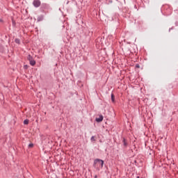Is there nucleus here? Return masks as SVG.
I'll list each match as a JSON object with an SVG mask.
<instances>
[{
    "instance_id": "9d476101",
    "label": "nucleus",
    "mask_w": 178,
    "mask_h": 178,
    "mask_svg": "<svg viewBox=\"0 0 178 178\" xmlns=\"http://www.w3.org/2000/svg\"><path fill=\"white\" fill-rule=\"evenodd\" d=\"M111 102H113V104H115V95L113 93H111Z\"/></svg>"
},
{
    "instance_id": "f03ea898",
    "label": "nucleus",
    "mask_w": 178,
    "mask_h": 178,
    "mask_svg": "<svg viewBox=\"0 0 178 178\" xmlns=\"http://www.w3.org/2000/svg\"><path fill=\"white\" fill-rule=\"evenodd\" d=\"M40 10L42 13H44V15H47V13H49L51 10H52V8H51V6L47 3H42L40 6Z\"/></svg>"
},
{
    "instance_id": "f257e3e1",
    "label": "nucleus",
    "mask_w": 178,
    "mask_h": 178,
    "mask_svg": "<svg viewBox=\"0 0 178 178\" xmlns=\"http://www.w3.org/2000/svg\"><path fill=\"white\" fill-rule=\"evenodd\" d=\"M105 161L101 159H95L93 162V168L96 169L98 172H99L100 169L104 168V164Z\"/></svg>"
},
{
    "instance_id": "dca6fc26",
    "label": "nucleus",
    "mask_w": 178,
    "mask_h": 178,
    "mask_svg": "<svg viewBox=\"0 0 178 178\" xmlns=\"http://www.w3.org/2000/svg\"><path fill=\"white\" fill-rule=\"evenodd\" d=\"M90 141H91V143H94V141H96V140H95V136H92L90 138Z\"/></svg>"
},
{
    "instance_id": "bb28decb",
    "label": "nucleus",
    "mask_w": 178,
    "mask_h": 178,
    "mask_svg": "<svg viewBox=\"0 0 178 178\" xmlns=\"http://www.w3.org/2000/svg\"><path fill=\"white\" fill-rule=\"evenodd\" d=\"M135 8H137V6H135Z\"/></svg>"
},
{
    "instance_id": "5701e85b",
    "label": "nucleus",
    "mask_w": 178,
    "mask_h": 178,
    "mask_svg": "<svg viewBox=\"0 0 178 178\" xmlns=\"http://www.w3.org/2000/svg\"><path fill=\"white\" fill-rule=\"evenodd\" d=\"M175 26H178V22L177 21L175 22Z\"/></svg>"
},
{
    "instance_id": "4468645a",
    "label": "nucleus",
    "mask_w": 178,
    "mask_h": 178,
    "mask_svg": "<svg viewBox=\"0 0 178 178\" xmlns=\"http://www.w3.org/2000/svg\"><path fill=\"white\" fill-rule=\"evenodd\" d=\"M28 60L30 62V60H33L34 59L31 55H29L27 57Z\"/></svg>"
},
{
    "instance_id": "1a4fd4ad",
    "label": "nucleus",
    "mask_w": 178,
    "mask_h": 178,
    "mask_svg": "<svg viewBox=\"0 0 178 178\" xmlns=\"http://www.w3.org/2000/svg\"><path fill=\"white\" fill-rule=\"evenodd\" d=\"M29 63H30L31 66H35V63H36L35 60H34V58L31 60L29 61Z\"/></svg>"
},
{
    "instance_id": "412c9836",
    "label": "nucleus",
    "mask_w": 178,
    "mask_h": 178,
    "mask_svg": "<svg viewBox=\"0 0 178 178\" xmlns=\"http://www.w3.org/2000/svg\"><path fill=\"white\" fill-rule=\"evenodd\" d=\"M169 88H173V85L172 83H170L168 85Z\"/></svg>"
},
{
    "instance_id": "b1692460",
    "label": "nucleus",
    "mask_w": 178,
    "mask_h": 178,
    "mask_svg": "<svg viewBox=\"0 0 178 178\" xmlns=\"http://www.w3.org/2000/svg\"><path fill=\"white\" fill-rule=\"evenodd\" d=\"M94 178H98V175H95Z\"/></svg>"
},
{
    "instance_id": "393cba45",
    "label": "nucleus",
    "mask_w": 178,
    "mask_h": 178,
    "mask_svg": "<svg viewBox=\"0 0 178 178\" xmlns=\"http://www.w3.org/2000/svg\"><path fill=\"white\" fill-rule=\"evenodd\" d=\"M140 163H143V161H140Z\"/></svg>"
},
{
    "instance_id": "0eeeda50",
    "label": "nucleus",
    "mask_w": 178,
    "mask_h": 178,
    "mask_svg": "<svg viewBox=\"0 0 178 178\" xmlns=\"http://www.w3.org/2000/svg\"><path fill=\"white\" fill-rule=\"evenodd\" d=\"M102 40H105V36H102V37H99L97 38L96 41L97 42H98L99 44H103V41Z\"/></svg>"
},
{
    "instance_id": "39448f33",
    "label": "nucleus",
    "mask_w": 178,
    "mask_h": 178,
    "mask_svg": "<svg viewBox=\"0 0 178 178\" xmlns=\"http://www.w3.org/2000/svg\"><path fill=\"white\" fill-rule=\"evenodd\" d=\"M33 5L34 8H40L42 3H41V1L40 0H33Z\"/></svg>"
},
{
    "instance_id": "9b49d317",
    "label": "nucleus",
    "mask_w": 178,
    "mask_h": 178,
    "mask_svg": "<svg viewBox=\"0 0 178 178\" xmlns=\"http://www.w3.org/2000/svg\"><path fill=\"white\" fill-rule=\"evenodd\" d=\"M12 20V26L13 27H16V21L13 19V17L11 18Z\"/></svg>"
},
{
    "instance_id": "aec40b11",
    "label": "nucleus",
    "mask_w": 178,
    "mask_h": 178,
    "mask_svg": "<svg viewBox=\"0 0 178 178\" xmlns=\"http://www.w3.org/2000/svg\"><path fill=\"white\" fill-rule=\"evenodd\" d=\"M134 163H135L136 166H138V167L140 166L138 165V163L137 162V160H134Z\"/></svg>"
},
{
    "instance_id": "7ed1b4c3",
    "label": "nucleus",
    "mask_w": 178,
    "mask_h": 178,
    "mask_svg": "<svg viewBox=\"0 0 178 178\" xmlns=\"http://www.w3.org/2000/svg\"><path fill=\"white\" fill-rule=\"evenodd\" d=\"M83 33L86 37H92V30L88 28L83 29Z\"/></svg>"
},
{
    "instance_id": "2eb2a0df",
    "label": "nucleus",
    "mask_w": 178,
    "mask_h": 178,
    "mask_svg": "<svg viewBox=\"0 0 178 178\" xmlns=\"http://www.w3.org/2000/svg\"><path fill=\"white\" fill-rule=\"evenodd\" d=\"M30 120L29 119H25L24 120V124H29Z\"/></svg>"
},
{
    "instance_id": "a878e982",
    "label": "nucleus",
    "mask_w": 178,
    "mask_h": 178,
    "mask_svg": "<svg viewBox=\"0 0 178 178\" xmlns=\"http://www.w3.org/2000/svg\"><path fill=\"white\" fill-rule=\"evenodd\" d=\"M136 178H140V176H137Z\"/></svg>"
},
{
    "instance_id": "423d86ee",
    "label": "nucleus",
    "mask_w": 178,
    "mask_h": 178,
    "mask_svg": "<svg viewBox=\"0 0 178 178\" xmlns=\"http://www.w3.org/2000/svg\"><path fill=\"white\" fill-rule=\"evenodd\" d=\"M104 120V115H99V117H97L95 118V122H97V123H101V122H102Z\"/></svg>"
},
{
    "instance_id": "6e6552de",
    "label": "nucleus",
    "mask_w": 178,
    "mask_h": 178,
    "mask_svg": "<svg viewBox=\"0 0 178 178\" xmlns=\"http://www.w3.org/2000/svg\"><path fill=\"white\" fill-rule=\"evenodd\" d=\"M44 20V15H39L37 18V22H42Z\"/></svg>"
},
{
    "instance_id": "f8f14e48",
    "label": "nucleus",
    "mask_w": 178,
    "mask_h": 178,
    "mask_svg": "<svg viewBox=\"0 0 178 178\" xmlns=\"http://www.w3.org/2000/svg\"><path fill=\"white\" fill-rule=\"evenodd\" d=\"M0 52H1V54H3V52H5V49H3V46H2L0 44Z\"/></svg>"
},
{
    "instance_id": "6ab92c4d",
    "label": "nucleus",
    "mask_w": 178,
    "mask_h": 178,
    "mask_svg": "<svg viewBox=\"0 0 178 178\" xmlns=\"http://www.w3.org/2000/svg\"><path fill=\"white\" fill-rule=\"evenodd\" d=\"M29 66L27 65H24V70H27V69H29Z\"/></svg>"
},
{
    "instance_id": "a211bd4d",
    "label": "nucleus",
    "mask_w": 178,
    "mask_h": 178,
    "mask_svg": "<svg viewBox=\"0 0 178 178\" xmlns=\"http://www.w3.org/2000/svg\"><path fill=\"white\" fill-rule=\"evenodd\" d=\"M135 69H140V64H138V63L136 64Z\"/></svg>"
},
{
    "instance_id": "cd10ccee",
    "label": "nucleus",
    "mask_w": 178,
    "mask_h": 178,
    "mask_svg": "<svg viewBox=\"0 0 178 178\" xmlns=\"http://www.w3.org/2000/svg\"><path fill=\"white\" fill-rule=\"evenodd\" d=\"M122 1H124V0H122Z\"/></svg>"
},
{
    "instance_id": "ddd939ff",
    "label": "nucleus",
    "mask_w": 178,
    "mask_h": 178,
    "mask_svg": "<svg viewBox=\"0 0 178 178\" xmlns=\"http://www.w3.org/2000/svg\"><path fill=\"white\" fill-rule=\"evenodd\" d=\"M15 42L16 44H18L19 45H20V39H19V38H15Z\"/></svg>"
},
{
    "instance_id": "4be33fe9",
    "label": "nucleus",
    "mask_w": 178,
    "mask_h": 178,
    "mask_svg": "<svg viewBox=\"0 0 178 178\" xmlns=\"http://www.w3.org/2000/svg\"><path fill=\"white\" fill-rule=\"evenodd\" d=\"M174 29H175V26H172V27L170 28L169 31H170V30H174Z\"/></svg>"
},
{
    "instance_id": "f3484780",
    "label": "nucleus",
    "mask_w": 178,
    "mask_h": 178,
    "mask_svg": "<svg viewBox=\"0 0 178 178\" xmlns=\"http://www.w3.org/2000/svg\"><path fill=\"white\" fill-rule=\"evenodd\" d=\"M28 147H29V148H33V147H34V143H29Z\"/></svg>"
},
{
    "instance_id": "20e7f679",
    "label": "nucleus",
    "mask_w": 178,
    "mask_h": 178,
    "mask_svg": "<svg viewBox=\"0 0 178 178\" xmlns=\"http://www.w3.org/2000/svg\"><path fill=\"white\" fill-rule=\"evenodd\" d=\"M122 143L123 148L129 147V139L127 138L122 137Z\"/></svg>"
}]
</instances>
